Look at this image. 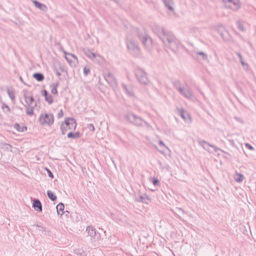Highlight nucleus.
<instances>
[{
    "label": "nucleus",
    "instance_id": "1",
    "mask_svg": "<svg viewBox=\"0 0 256 256\" xmlns=\"http://www.w3.org/2000/svg\"><path fill=\"white\" fill-rule=\"evenodd\" d=\"M166 46L170 49L173 52L178 50L180 42L170 32L167 31L160 38Z\"/></svg>",
    "mask_w": 256,
    "mask_h": 256
},
{
    "label": "nucleus",
    "instance_id": "2",
    "mask_svg": "<svg viewBox=\"0 0 256 256\" xmlns=\"http://www.w3.org/2000/svg\"><path fill=\"white\" fill-rule=\"evenodd\" d=\"M124 117V120L136 126H142L144 124L147 127H150V124L141 117L138 116L130 111L125 112Z\"/></svg>",
    "mask_w": 256,
    "mask_h": 256
},
{
    "label": "nucleus",
    "instance_id": "3",
    "mask_svg": "<svg viewBox=\"0 0 256 256\" xmlns=\"http://www.w3.org/2000/svg\"><path fill=\"white\" fill-rule=\"evenodd\" d=\"M172 82L174 88L179 93L187 99L191 100L193 97V93L191 89L186 86L185 88L181 86V82L178 80H174Z\"/></svg>",
    "mask_w": 256,
    "mask_h": 256
},
{
    "label": "nucleus",
    "instance_id": "4",
    "mask_svg": "<svg viewBox=\"0 0 256 256\" xmlns=\"http://www.w3.org/2000/svg\"><path fill=\"white\" fill-rule=\"evenodd\" d=\"M137 35L146 48L150 50L152 48V41L151 38L144 30H138Z\"/></svg>",
    "mask_w": 256,
    "mask_h": 256
},
{
    "label": "nucleus",
    "instance_id": "5",
    "mask_svg": "<svg viewBox=\"0 0 256 256\" xmlns=\"http://www.w3.org/2000/svg\"><path fill=\"white\" fill-rule=\"evenodd\" d=\"M126 46L130 53L134 57L140 56V48L138 44L132 40H127Z\"/></svg>",
    "mask_w": 256,
    "mask_h": 256
},
{
    "label": "nucleus",
    "instance_id": "6",
    "mask_svg": "<svg viewBox=\"0 0 256 256\" xmlns=\"http://www.w3.org/2000/svg\"><path fill=\"white\" fill-rule=\"evenodd\" d=\"M38 120L42 125L47 124L50 126L54 123V116L52 114H40Z\"/></svg>",
    "mask_w": 256,
    "mask_h": 256
},
{
    "label": "nucleus",
    "instance_id": "7",
    "mask_svg": "<svg viewBox=\"0 0 256 256\" xmlns=\"http://www.w3.org/2000/svg\"><path fill=\"white\" fill-rule=\"evenodd\" d=\"M135 75L138 82L144 84H147L148 80L146 72L140 68H138L135 70Z\"/></svg>",
    "mask_w": 256,
    "mask_h": 256
},
{
    "label": "nucleus",
    "instance_id": "8",
    "mask_svg": "<svg viewBox=\"0 0 256 256\" xmlns=\"http://www.w3.org/2000/svg\"><path fill=\"white\" fill-rule=\"evenodd\" d=\"M222 1L226 8L233 10H236L240 7L239 0H222Z\"/></svg>",
    "mask_w": 256,
    "mask_h": 256
},
{
    "label": "nucleus",
    "instance_id": "9",
    "mask_svg": "<svg viewBox=\"0 0 256 256\" xmlns=\"http://www.w3.org/2000/svg\"><path fill=\"white\" fill-rule=\"evenodd\" d=\"M86 232H87L88 236L90 237L92 242H95L100 238V234L96 232L95 228L92 226H88L86 228Z\"/></svg>",
    "mask_w": 256,
    "mask_h": 256
},
{
    "label": "nucleus",
    "instance_id": "10",
    "mask_svg": "<svg viewBox=\"0 0 256 256\" xmlns=\"http://www.w3.org/2000/svg\"><path fill=\"white\" fill-rule=\"evenodd\" d=\"M104 78L108 83L113 88L117 86V80L114 75L110 72H108L104 75Z\"/></svg>",
    "mask_w": 256,
    "mask_h": 256
},
{
    "label": "nucleus",
    "instance_id": "11",
    "mask_svg": "<svg viewBox=\"0 0 256 256\" xmlns=\"http://www.w3.org/2000/svg\"><path fill=\"white\" fill-rule=\"evenodd\" d=\"M198 144L203 147L204 149H205L206 150H209L208 147H211L214 148V152H217L218 150H221L216 146H214L212 144H211L209 142H207L206 141L204 140H198Z\"/></svg>",
    "mask_w": 256,
    "mask_h": 256
},
{
    "label": "nucleus",
    "instance_id": "12",
    "mask_svg": "<svg viewBox=\"0 0 256 256\" xmlns=\"http://www.w3.org/2000/svg\"><path fill=\"white\" fill-rule=\"evenodd\" d=\"M65 58L71 66H75L78 62L77 57L70 53H65Z\"/></svg>",
    "mask_w": 256,
    "mask_h": 256
},
{
    "label": "nucleus",
    "instance_id": "13",
    "mask_svg": "<svg viewBox=\"0 0 256 256\" xmlns=\"http://www.w3.org/2000/svg\"><path fill=\"white\" fill-rule=\"evenodd\" d=\"M64 123L69 130H74L76 126V122L74 118H68L65 120Z\"/></svg>",
    "mask_w": 256,
    "mask_h": 256
},
{
    "label": "nucleus",
    "instance_id": "14",
    "mask_svg": "<svg viewBox=\"0 0 256 256\" xmlns=\"http://www.w3.org/2000/svg\"><path fill=\"white\" fill-rule=\"evenodd\" d=\"M152 30L160 39L167 32L164 28L158 25H154L152 27Z\"/></svg>",
    "mask_w": 256,
    "mask_h": 256
},
{
    "label": "nucleus",
    "instance_id": "15",
    "mask_svg": "<svg viewBox=\"0 0 256 256\" xmlns=\"http://www.w3.org/2000/svg\"><path fill=\"white\" fill-rule=\"evenodd\" d=\"M135 200L138 202L148 204L150 201V198L146 194H144L143 195L136 196Z\"/></svg>",
    "mask_w": 256,
    "mask_h": 256
},
{
    "label": "nucleus",
    "instance_id": "16",
    "mask_svg": "<svg viewBox=\"0 0 256 256\" xmlns=\"http://www.w3.org/2000/svg\"><path fill=\"white\" fill-rule=\"evenodd\" d=\"M32 207L34 209L38 212L42 211V204L38 198H34L33 200Z\"/></svg>",
    "mask_w": 256,
    "mask_h": 256
},
{
    "label": "nucleus",
    "instance_id": "17",
    "mask_svg": "<svg viewBox=\"0 0 256 256\" xmlns=\"http://www.w3.org/2000/svg\"><path fill=\"white\" fill-rule=\"evenodd\" d=\"M41 93L44 97V100L47 102L48 104H52L53 102V98L52 96L48 94L46 90H42Z\"/></svg>",
    "mask_w": 256,
    "mask_h": 256
},
{
    "label": "nucleus",
    "instance_id": "18",
    "mask_svg": "<svg viewBox=\"0 0 256 256\" xmlns=\"http://www.w3.org/2000/svg\"><path fill=\"white\" fill-rule=\"evenodd\" d=\"M122 86L128 96L130 97H134V96L133 89L131 86H128L124 83L122 84Z\"/></svg>",
    "mask_w": 256,
    "mask_h": 256
},
{
    "label": "nucleus",
    "instance_id": "19",
    "mask_svg": "<svg viewBox=\"0 0 256 256\" xmlns=\"http://www.w3.org/2000/svg\"><path fill=\"white\" fill-rule=\"evenodd\" d=\"M32 3L34 4V6L36 8L40 10H41L43 12H46L48 10V8L46 6L39 2L38 1L36 0H33Z\"/></svg>",
    "mask_w": 256,
    "mask_h": 256
},
{
    "label": "nucleus",
    "instance_id": "20",
    "mask_svg": "<svg viewBox=\"0 0 256 256\" xmlns=\"http://www.w3.org/2000/svg\"><path fill=\"white\" fill-rule=\"evenodd\" d=\"M34 226H36L40 232H41L42 234H44V235H49L50 231L48 230V228L46 227H43L40 224H36L34 225Z\"/></svg>",
    "mask_w": 256,
    "mask_h": 256
},
{
    "label": "nucleus",
    "instance_id": "21",
    "mask_svg": "<svg viewBox=\"0 0 256 256\" xmlns=\"http://www.w3.org/2000/svg\"><path fill=\"white\" fill-rule=\"evenodd\" d=\"M162 1L167 8L171 11L174 10V8L172 7V0H162Z\"/></svg>",
    "mask_w": 256,
    "mask_h": 256
},
{
    "label": "nucleus",
    "instance_id": "22",
    "mask_svg": "<svg viewBox=\"0 0 256 256\" xmlns=\"http://www.w3.org/2000/svg\"><path fill=\"white\" fill-rule=\"evenodd\" d=\"M32 76L38 82H42L44 78V75L41 72H35Z\"/></svg>",
    "mask_w": 256,
    "mask_h": 256
},
{
    "label": "nucleus",
    "instance_id": "23",
    "mask_svg": "<svg viewBox=\"0 0 256 256\" xmlns=\"http://www.w3.org/2000/svg\"><path fill=\"white\" fill-rule=\"evenodd\" d=\"M14 128L16 129L18 132H24L27 130L26 126H21L18 123H16L14 126Z\"/></svg>",
    "mask_w": 256,
    "mask_h": 256
},
{
    "label": "nucleus",
    "instance_id": "24",
    "mask_svg": "<svg viewBox=\"0 0 256 256\" xmlns=\"http://www.w3.org/2000/svg\"><path fill=\"white\" fill-rule=\"evenodd\" d=\"M80 136V134L79 132H70L67 134V137L70 138H79Z\"/></svg>",
    "mask_w": 256,
    "mask_h": 256
},
{
    "label": "nucleus",
    "instance_id": "25",
    "mask_svg": "<svg viewBox=\"0 0 256 256\" xmlns=\"http://www.w3.org/2000/svg\"><path fill=\"white\" fill-rule=\"evenodd\" d=\"M56 210L58 214L62 216L64 214V204L60 202L56 206Z\"/></svg>",
    "mask_w": 256,
    "mask_h": 256
},
{
    "label": "nucleus",
    "instance_id": "26",
    "mask_svg": "<svg viewBox=\"0 0 256 256\" xmlns=\"http://www.w3.org/2000/svg\"><path fill=\"white\" fill-rule=\"evenodd\" d=\"M84 54L89 58L91 60L94 58H96V54L95 53L92 52L90 50H84Z\"/></svg>",
    "mask_w": 256,
    "mask_h": 256
},
{
    "label": "nucleus",
    "instance_id": "27",
    "mask_svg": "<svg viewBox=\"0 0 256 256\" xmlns=\"http://www.w3.org/2000/svg\"><path fill=\"white\" fill-rule=\"evenodd\" d=\"M58 82H56V83H52L50 86L52 87L51 92L54 94H58L57 87L58 86Z\"/></svg>",
    "mask_w": 256,
    "mask_h": 256
},
{
    "label": "nucleus",
    "instance_id": "28",
    "mask_svg": "<svg viewBox=\"0 0 256 256\" xmlns=\"http://www.w3.org/2000/svg\"><path fill=\"white\" fill-rule=\"evenodd\" d=\"M238 28L242 32H244L246 30V28L244 25V22L241 20H238L236 22Z\"/></svg>",
    "mask_w": 256,
    "mask_h": 256
},
{
    "label": "nucleus",
    "instance_id": "29",
    "mask_svg": "<svg viewBox=\"0 0 256 256\" xmlns=\"http://www.w3.org/2000/svg\"><path fill=\"white\" fill-rule=\"evenodd\" d=\"M46 194H47L48 196L52 201H55L56 200V198H57L56 196L51 190H48L46 192Z\"/></svg>",
    "mask_w": 256,
    "mask_h": 256
},
{
    "label": "nucleus",
    "instance_id": "30",
    "mask_svg": "<svg viewBox=\"0 0 256 256\" xmlns=\"http://www.w3.org/2000/svg\"><path fill=\"white\" fill-rule=\"evenodd\" d=\"M26 108V113L29 116H32L34 114V107L24 105Z\"/></svg>",
    "mask_w": 256,
    "mask_h": 256
},
{
    "label": "nucleus",
    "instance_id": "31",
    "mask_svg": "<svg viewBox=\"0 0 256 256\" xmlns=\"http://www.w3.org/2000/svg\"><path fill=\"white\" fill-rule=\"evenodd\" d=\"M244 178V176L243 174H236V176H235V180L236 182H240L243 180Z\"/></svg>",
    "mask_w": 256,
    "mask_h": 256
},
{
    "label": "nucleus",
    "instance_id": "32",
    "mask_svg": "<svg viewBox=\"0 0 256 256\" xmlns=\"http://www.w3.org/2000/svg\"><path fill=\"white\" fill-rule=\"evenodd\" d=\"M2 109L3 110L4 112L6 114H8L10 111V107L4 103H2Z\"/></svg>",
    "mask_w": 256,
    "mask_h": 256
},
{
    "label": "nucleus",
    "instance_id": "33",
    "mask_svg": "<svg viewBox=\"0 0 256 256\" xmlns=\"http://www.w3.org/2000/svg\"><path fill=\"white\" fill-rule=\"evenodd\" d=\"M150 182L154 186H160V180L158 178H156L154 177H152V178H150Z\"/></svg>",
    "mask_w": 256,
    "mask_h": 256
},
{
    "label": "nucleus",
    "instance_id": "34",
    "mask_svg": "<svg viewBox=\"0 0 256 256\" xmlns=\"http://www.w3.org/2000/svg\"><path fill=\"white\" fill-rule=\"evenodd\" d=\"M64 122L61 124L60 126V130L62 131V135H64L66 134V132L68 130V126H66V125L64 126Z\"/></svg>",
    "mask_w": 256,
    "mask_h": 256
},
{
    "label": "nucleus",
    "instance_id": "35",
    "mask_svg": "<svg viewBox=\"0 0 256 256\" xmlns=\"http://www.w3.org/2000/svg\"><path fill=\"white\" fill-rule=\"evenodd\" d=\"M7 94L8 95L10 98L13 100L15 98L14 93L13 91L10 90V89L8 88L6 90Z\"/></svg>",
    "mask_w": 256,
    "mask_h": 256
},
{
    "label": "nucleus",
    "instance_id": "36",
    "mask_svg": "<svg viewBox=\"0 0 256 256\" xmlns=\"http://www.w3.org/2000/svg\"><path fill=\"white\" fill-rule=\"evenodd\" d=\"M96 58H94L92 60L95 63L100 64V60H102V57L100 55L96 54Z\"/></svg>",
    "mask_w": 256,
    "mask_h": 256
},
{
    "label": "nucleus",
    "instance_id": "37",
    "mask_svg": "<svg viewBox=\"0 0 256 256\" xmlns=\"http://www.w3.org/2000/svg\"><path fill=\"white\" fill-rule=\"evenodd\" d=\"M158 144L161 146H162L164 148L163 150H159V152H161L162 154H163L164 153V151L166 149V150H168V148L164 144V142L162 141V140H160L158 142Z\"/></svg>",
    "mask_w": 256,
    "mask_h": 256
},
{
    "label": "nucleus",
    "instance_id": "38",
    "mask_svg": "<svg viewBox=\"0 0 256 256\" xmlns=\"http://www.w3.org/2000/svg\"><path fill=\"white\" fill-rule=\"evenodd\" d=\"M196 54L199 56H202V59L204 60H208V55L202 52H196Z\"/></svg>",
    "mask_w": 256,
    "mask_h": 256
},
{
    "label": "nucleus",
    "instance_id": "39",
    "mask_svg": "<svg viewBox=\"0 0 256 256\" xmlns=\"http://www.w3.org/2000/svg\"><path fill=\"white\" fill-rule=\"evenodd\" d=\"M90 72V68L88 66H84V74L85 76H88Z\"/></svg>",
    "mask_w": 256,
    "mask_h": 256
},
{
    "label": "nucleus",
    "instance_id": "40",
    "mask_svg": "<svg viewBox=\"0 0 256 256\" xmlns=\"http://www.w3.org/2000/svg\"><path fill=\"white\" fill-rule=\"evenodd\" d=\"M240 63L245 70H248V64L247 63L245 62L244 60H242V62H240Z\"/></svg>",
    "mask_w": 256,
    "mask_h": 256
},
{
    "label": "nucleus",
    "instance_id": "41",
    "mask_svg": "<svg viewBox=\"0 0 256 256\" xmlns=\"http://www.w3.org/2000/svg\"><path fill=\"white\" fill-rule=\"evenodd\" d=\"M46 170L47 172V173L48 174V176L50 178H54V174L52 173V172L50 170H49L48 168H46Z\"/></svg>",
    "mask_w": 256,
    "mask_h": 256
},
{
    "label": "nucleus",
    "instance_id": "42",
    "mask_svg": "<svg viewBox=\"0 0 256 256\" xmlns=\"http://www.w3.org/2000/svg\"><path fill=\"white\" fill-rule=\"evenodd\" d=\"M186 112L184 110H182L180 112V116L184 120H186V117L185 116Z\"/></svg>",
    "mask_w": 256,
    "mask_h": 256
},
{
    "label": "nucleus",
    "instance_id": "43",
    "mask_svg": "<svg viewBox=\"0 0 256 256\" xmlns=\"http://www.w3.org/2000/svg\"><path fill=\"white\" fill-rule=\"evenodd\" d=\"M3 146L5 149L8 150H9L10 148H12V146L10 144L6 143L3 144Z\"/></svg>",
    "mask_w": 256,
    "mask_h": 256
},
{
    "label": "nucleus",
    "instance_id": "44",
    "mask_svg": "<svg viewBox=\"0 0 256 256\" xmlns=\"http://www.w3.org/2000/svg\"><path fill=\"white\" fill-rule=\"evenodd\" d=\"M29 100H30V102H28V104H27L28 106H30L32 102H34V98L32 96H30V98H29Z\"/></svg>",
    "mask_w": 256,
    "mask_h": 256
},
{
    "label": "nucleus",
    "instance_id": "45",
    "mask_svg": "<svg viewBox=\"0 0 256 256\" xmlns=\"http://www.w3.org/2000/svg\"><path fill=\"white\" fill-rule=\"evenodd\" d=\"M63 116H64L63 111L62 110H60L58 113V118H61Z\"/></svg>",
    "mask_w": 256,
    "mask_h": 256
},
{
    "label": "nucleus",
    "instance_id": "46",
    "mask_svg": "<svg viewBox=\"0 0 256 256\" xmlns=\"http://www.w3.org/2000/svg\"><path fill=\"white\" fill-rule=\"evenodd\" d=\"M88 127L90 131L94 132L95 130L94 126L92 124H89Z\"/></svg>",
    "mask_w": 256,
    "mask_h": 256
},
{
    "label": "nucleus",
    "instance_id": "47",
    "mask_svg": "<svg viewBox=\"0 0 256 256\" xmlns=\"http://www.w3.org/2000/svg\"><path fill=\"white\" fill-rule=\"evenodd\" d=\"M245 146H246V148H248V149L250 150H254V148L250 144H248V143H246L245 144Z\"/></svg>",
    "mask_w": 256,
    "mask_h": 256
},
{
    "label": "nucleus",
    "instance_id": "48",
    "mask_svg": "<svg viewBox=\"0 0 256 256\" xmlns=\"http://www.w3.org/2000/svg\"><path fill=\"white\" fill-rule=\"evenodd\" d=\"M236 54L238 56L240 62H242V60H244L242 54L239 52H236Z\"/></svg>",
    "mask_w": 256,
    "mask_h": 256
},
{
    "label": "nucleus",
    "instance_id": "49",
    "mask_svg": "<svg viewBox=\"0 0 256 256\" xmlns=\"http://www.w3.org/2000/svg\"><path fill=\"white\" fill-rule=\"evenodd\" d=\"M24 97L25 99V101L26 102V104H28V96H26V94L25 93L24 94Z\"/></svg>",
    "mask_w": 256,
    "mask_h": 256
},
{
    "label": "nucleus",
    "instance_id": "50",
    "mask_svg": "<svg viewBox=\"0 0 256 256\" xmlns=\"http://www.w3.org/2000/svg\"><path fill=\"white\" fill-rule=\"evenodd\" d=\"M234 118L235 120H236L237 121H238L239 122H242V119L240 118L234 116Z\"/></svg>",
    "mask_w": 256,
    "mask_h": 256
},
{
    "label": "nucleus",
    "instance_id": "51",
    "mask_svg": "<svg viewBox=\"0 0 256 256\" xmlns=\"http://www.w3.org/2000/svg\"><path fill=\"white\" fill-rule=\"evenodd\" d=\"M220 34L222 36V37L224 36V32H220Z\"/></svg>",
    "mask_w": 256,
    "mask_h": 256
},
{
    "label": "nucleus",
    "instance_id": "52",
    "mask_svg": "<svg viewBox=\"0 0 256 256\" xmlns=\"http://www.w3.org/2000/svg\"><path fill=\"white\" fill-rule=\"evenodd\" d=\"M56 74H57L58 76H60V74H60V72H56Z\"/></svg>",
    "mask_w": 256,
    "mask_h": 256
},
{
    "label": "nucleus",
    "instance_id": "53",
    "mask_svg": "<svg viewBox=\"0 0 256 256\" xmlns=\"http://www.w3.org/2000/svg\"><path fill=\"white\" fill-rule=\"evenodd\" d=\"M179 210H181L183 213L184 212V211L182 210V208H178Z\"/></svg>",
    "mask_w": 256,
    "mask_h": 256
},
{
    "label": "nucleus",
    "instance_id": "54",
    "mask_svg": "<svg viewBox=\"0 0 256 256\" xmlns=\"http://www.w3.org/2000/svg\"><path fill=\"white\" fill-rule=\"evenodd\" d=\"M18 108L20 110H22V108L20 107H19Z\"/></svg>",
    "mask_w": 256,
    "mask_h": 256
}]
</instances>
